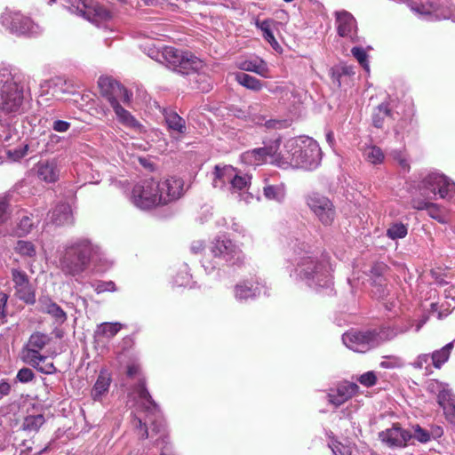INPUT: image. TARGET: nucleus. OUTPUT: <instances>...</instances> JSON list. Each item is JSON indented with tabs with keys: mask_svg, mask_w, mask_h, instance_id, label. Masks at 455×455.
<instances>
[{
	"mask_svg": "<svg viewBox=\"0 0 455 455\" xmlns=\"http://www.w3.org/2000/svg\"><path fill=\"white\" fill-rule=\"evenodd\" d=\"M123 324L120 323H102L97 327L96 333L106 338H113L122 329Z\"/></svg>",
	"mask_w": 455,
	"mask_h": 455,
	"instance_id": "58836bf2",
	"label": "nucleus"
},
{
	"mask_svg": "<svg viewBox=\"0 0 455 455\" xmlns=\"http://www.w3.org/2000/svg\"><path fill=\"white\" fill-rule=\"evenodd\" d=\"M437 403L443 408L447 420L455 425V395L451 390L443 388L437 395Z\"/></svg>",
	"mask_w": 455,
	"mask_h": 455,
	"instance_id": "393cba45",
	"label": "nucleus"
},
{
	"mask_svg": "<svg viewBox=\"0 0 455 455\" xmlns=\"http://www.w3.org/2000/svg\"><path fill=\"white\" fill-rule=\"evenodd\" d=\"M37 371L44 374H52L56 371V368L51 362H40L36 366H34Z\"/></svg>",
	"mask_w": 455,
	"mask_h": 455,
	"instance_id": "4d7b16f0",
	"label": "nucleus"
},
{
	"mask_svg": "<svg viewBox=\"0 0 455 455\" xmlns=\"http://www.w3.org/2000/svg\"><path fill=\"white\" fill-rule=\"evenodd\" d=\"M71 124L63 120H55L52 123V129L57 132H66L69 130Z\"/></svg>",
	"mask_w": 455,
	"mask_h": 455,
	"instance_id": "bf43d9fd",
	"label": "nucleus"
},
{
	"mask_svg": "<svg viewBox=\"0 0 455 455\" xmlns=\"http://www.w3.org/2000/svg\"><path fill=\"white\" fill-rule=\"evenodd\" d=\"M34 227V222L30 217L24 215L20 218L16 228L15 233L18 236H24L30 233Z\"/></svg>",
	"mask_w": 455,
	"mask_h": 455,
	"instance_id": "c03bdc74",
	"label": "nucleus"
},
{
	"mask_svg": "<svg viewBox=\"0 0 455 455\" xmlns=\"http://www.w3.org/2000/svg\"><path fill=\"white\" fill-rule=\"evenodd\" d=\"M211 252L214 258L223 260L228 265H238L244 259V254L240 247L227 237H218L213 240Z\"/></svg>",
	"mask_w": 455,
	"mask_h": 455,
	"instance_id": "f8f14e48",
	"label": "nucleus"
},
{
	"mask_svg": "<svg viewBox=\"0 0 455 455\" xmlns=\"http://www.w3.org/2000/svg\"><path fill=\"white\" fill-rule=\"evenodd\" d=\"M260 292L258 285L253 286L249 283L237 284L235 288V296L238 300H247L259 295Z\"/></svg>",
	"mask_w": 455,
	"mask_h": 455,
	"instance_id": "f704fd0d",
	"label": "nucleus"
},
{
	"mask_svg": "<svg viewBox=\"0 0 455 455\" xmlns=\"http://www.w3.org/2000/svg\"><path fill=\"white\" fill-rule=\"evenodd\" d=\"M8 300V295L3 291H0V319L4 318L5 314V307Z\"/></svg>",
	"mask_w": 455,
	"mask_h": 455,
	"instance_id": "0e129e2a",
	"label": "nucleus"
},
{
	"mask_svg": "<svg viewBox=\"0 0 455 455\" xmlns=\"http://www.w3.org/2000/svg\"><path fill=\"white\" fill-rule=\"evenodd\" d=\"M267 128L281 129L287 126V122L284 120L270 119L265 123Z\"/></svg>",
	"mask_w": 455,
	"mask_h": 455,
	"instance_id": "680f3d73",
	"label": "nucleus"
},
{
	"mask_svg": "<svg viewBox=\"0 0 455 455\" xmlns=\"http://www.w3.org/2000/svg\"><path fill=\"white\" fill-rule=\"evenodd\" d=\"M412 207L417 210H426L432 219L436 220L440 223L447 222V219L442 209L436 204L431 203L427 199H413Z\"/></svg>",
	"mask_w": 455,
	"mask_h": 455,
	"instance_id": "c756f323",
	"label": "nucleus"
},
{
	"mask_svg": "<svg viewBox=\"0 0 455 455\" xmlns=\"http://www.w3.org/2000/svg\"><path fill=\"white\" fill-rule=\"evenodd\" d=\"M385 270H386V265L377 264L371 268V273L374 275L380 276Z\"/></svg>",
	"mask_w": 455,
	"mask_h": 455,
	"instance_id": "338daca9",
	"label": "nucleus"
},
{
	"mask_svg": "<svg viewBox=\"0 0 455 455\" xmlns=\"http://www.w3.org/2000/svg\"><path fill=\"white\" fill-rule=\"evenodd\" d=\"M307 204L323 225L332 224L336 212L333 204L328 197L314 193L307 197Z\"/></svg>",
	"mask_w": 455,
	"mask_h": 455,
	"instance_id": "ddd939ff",
	"label": "nucleus"
},
{
	"mask_svg": "<svg viewBox=\"0 0 455 455\" xmlns=\"http://www.w3.org/2000/svg\"><path fill=\"white\" fill-rule=\"evenodd\" d=\"M352 55L357 60L360 65L367 71L370 70L368 55L365 50L362 47H353L351 50Z\"/></svg>",
	"mask_w": 455,
	"mask_h": 455,
	"instance_id": "49530a36",
	"label": "nucleus"
},
{
	"mask_svg": "<svg viewBox=\"0 0 455 455\" xmlns=\"http://www.w3.org/2000/svg\"><path fill=\"white\" fill-rule=\"evenodd\" d=\"M49 218L57 226L71 224L73 217L70 205L66 203L57 204L49 213Z\"/></svg>",
	"mask_w": 455,
	"mask_h": 455,
	"instance_id": "c85d7f7f",
	"label": "nucleus"
},
{
	"mask_svg": "<svg viewBox=\"0 0 455 455\" xmlns=\"http://www.w3.org/2000/svg\"><path fill=\"white\" fill-rule=\"evenodd\" d=\"M139 368L136 365H130L127 370V374L128 376L132 377L137 374Z\"/></svg>",
	"mask_w": 455,
	"mask_h": 455,
	"instance_id": "774afa93",
	"label": "nucleus"
},
{
	"mask_svg": "<svg viewBox=\"0 0 455 455\" xmlns=\"http://www.w3.org/2000/svg\"><path fill=\"white\" fill-rule=\"evenodd\" d=\"M235 79L242 86L254 92H259L263 88V83L260 80L246 73H235Z\"/></svg>",
	"mask_w": 455,
	"mask_h": 455,
	"instance_id": "c9c22d12",
	"label": "nucleus"
},
{
	"mask_svg": "<svg viewBox=\"0 0 455 455\" xmlns=\"http://www.w3.org/2000/svg\"><path fill=\"white\" fill-rule=\"evenodd\" d=\"M321 160L322 151L316 140L299 136L286 140L283 150L275 158V164L283 169L313 170L320 164Z\"/></svg>",
	"mask_w": 455,
	"mask_h": 455,
	"instance_id": "7ed1b4c3",
	"label": "nucleus"
},
{
	"mask_svg": "<svg viewBox=\"0 0 455 455\" xmlns=\"http://www.w3.org/2000/svg\"><path fill=\"white\" fill-rule=\"evenodd\" d=\"M274 21L272 20H256V27L263 32V37L267 41L274 49H276L279 44L275 40L272 32V25Z\"/></svg>",
	"mask_w": 455,
	"mask_h": 455,
	"instance_id": "4c0bfd02",
	"label": "nucleus"
},
{
	"mask_svg": "<svg viewBox=\"0 0 455 455\" xmlns=\"http://www.w3.org/2000/svg\"><path fill=\"white\" fill-rule=\"evenodd\" d=\"M51 150L48 148V142H43L41 136L39 139L31 138L28 143H22L15 148H9L5 150L8 158L12 161H18L27 155L29 151L35 154H41Z\"/></svg>",
	"mask_w": 455,
	"mask_h": 455,
	"instance_id": "f3484780",
	"label": "nucleus"
},
{
	"mask_svg": "<svg viewBox=\"0 0 455 455\" xmlns=\"http://www.w3.org/2000/svg\"><path fill=\"white\" fill-rule=\"evenodd\" d=\"M12 279L17 298L27 304H34L36 302V294L28 275L21 270L12 269Z\"/></svg>",
	"mask_w": 455,
	"mask_h": 455,
	"instance_id": "dca6fc26",
	"label": "nucleus"
},
{
	"mask_svg": "<svg viewBox=\"0 0 455 455\" xmlns=\"http://www.w3.org/2000/svg\"><path fill=\"white\" fill-rule=\"evenodd\" d=\"M405 331L406 330L391 326L381 327L379 331H359L352 330L343 334L342 341L349 349L358 353H365L371 348L385 341L391 340L399 333Z\"/></svg>",
	"mask_w": 455,
	"mask_h": 455,
	"instance_id": "0eeeda50",
	"label": "nucleus"
},
{
	"mask_svg": "<svg viewBox=\"0 0 455 455\" xmlns=\"http://www.w3.org/2000/svg\"><path fill=\"white\" fill-rule=\"evenodd\" d=\"M403 365V360L397 356L386 357L380 363V366L385 369L400 368Z\"/></svg>",
	"mask_w": 455,
	"mask_h": 455,
	"instance_id": "09e8293b",
	"label": "nucleus"
},
{
	"mask_svg": "<svg viewBox=\"0 0 455 455\" xmlns=\"http://www.w3.org/2000/svg\"><path fill=\"white\" fill-rule=\"evenodd\" d=\"M132 395L137 400L139 408L147 413L145 422L138 417H135L132 421L138 436L146 439L149 436L153 437V434L156 433L160 435L156 440V444H159L160 440L165 443L164 425L159 408L147 390L144 381H140Z\"/></svg>",
	"mask_w": 455,
	"mask_h": 455,
	"instance_id": "39448f33",
	"label": "nucleus"
},
{
	"mask_svg": "<svg viewBox=\"0 0 455 455\" xmlns=\"http://www.w3.org/2000/svg\"><path fill=\"white\" fill-rule=\"evenodd\" d=\"M288 250L292 265L290 276L293 280L315 290L332 284V268L325 255L315 253L308 244L299 241L291 242Z\"/></svg>",
	"mask_w": 455,
	"mask_h": 455,
	"instance_id": "f257e3e1",
	"label": "nucleus"
},
{
	"mask_svg": "<svg viewBox=\"0 0 455 455\" xmlns=\"http://www.w3.org/2000/svg\"><path fill=\"white\" fill-rule=\"evenodd\" d=\"M358 388L355 383H342L328 394L329 402L338 407L355 395Z\"/></svg>",
	"mask_w": 455,
	"mask_h": 455,
	"instance_id": "5701e85b",
	"label": "nucleus"
},
{
	"mask_svg": "<svg viewBox=\"0 0 455 455\" xmlns=\"http://www.w3.org/2000/svg\"><path fill=\"white\" fill-rule=\"evenodd\" d=\"M454 347V341L446 344L440 349L434 351L431 354L432 365L435 369H440L448 360L451 353Z\"/></svg>",
	"mask_w": 455,
	"mask_h": 455,
	"instance_id": "72a5a7b5",
	"label": "nucleus"
},
{
	"mask_svg": "<svg viewBox=\"0 0 455 455\" xmlns=\"http://www.w3.org/2000/svg\"><path fill=\"white\" fill-rule=\"evenodd\" d=\"M15 123L16 119L13 121H9L5 124H0L1 127L3 128L0 132V140L3 143V146L7 148L6 150L12 148L11 147L20 140L19 132L13 126Z\"/></svg>",
	"mask_w": 455,
	"mask_h": 455,
	"instance_id": "473e14b6",
	"label": "nucleus"
},
{
	"mask_svg": "<svg viewBox=\"0 0 455 455\" xmlns=\"http://www.w3.org/2000/svg\"><path fill=\"white\" fill-rule=\"evenodd\" d=\"M363 155L364 159L371 164H380L385 159L382 149L374 145L366 146L363 148Z\"/></svg>",
	"mask_w": 455,
	"mask_h": 455,
	"instance_id": "e433bc0d",
	"label": "nucleus"
},
{
	"mask_svg": "<svg viewBox=\"0 0 455 455\" xmlns=\"http://www.w3.org/2000/svg\"><path fill=\"white\" fill-rule=\"evenodd\" d=\"M39 310L50 315L58 324H62L67 320L66 312L48 296H41L38 299Z\"/></svg>",
	"mask_w": 455,
	"mask_h": 455,
	"instance_id": "b1692460",
	"label": "nucleus"
},
{
	"mask_svg": "<svg viewBox=\"0 0 455 455\" xmlns=\"http://www.w3.org/2000/svg\"><path fill=\"white\" fill-rule=\"evenodd\" d=\"M190 283V275L185 267L184 270L180 271L174 278V284L177 286H188Z\"/></svg>",
	"mask_w": 455,
	"mask_h": 455,
	"instance_id": "864d4df0",
	"label": "nucleus"
},
{
	"mask_svg": "<svg viewBox=\"0 0 455 455\" xmlns=\"http://www.w3.org/2000/svg\"><path fill=\"white\" fill-rule=\"evenodd\" d=\"M11 391V385L5 381L2 380L0 382V395H7Z\"/></svg>",
	"mask_w": 455,
	"mask_h": 455,
	"instance_id": "69168bd1",
	"label": "nucleus"
},
{
	"mask_svg": "<svg viewBox=\"0 0 455 455\" xmlns=\"http://www.w3.org/2000/svg\"><path fill=\"white\" fill-rule=\"evenodd\" d=\"M14 250L22 257L34 258L36 255V246L30 241L19 240Z\"/></svg>",
	"mask_w": 455,
	"mask_h": 455,
	"instance_id": "ea45409f",
	"label": "nucleus"
},
{
	"mask_svg": "<svg viewBox=\"0 0 455 455\" xmlns=\"http://www.w3.org/2000/svg\"><path fill=\"white\" fill-rule=\"evenodd\" d=\"M70 3L69 10L80 15L92 23L100 26L111 18L110 12L102 5L89 0H68Z\"/></svg>",
	"mask_w": 455,
	"mask_h": 455,
	"instance_id": "9b49d317",
	"label": "nucleus"
},
{
	"mask_svg": "<svg viewBox=\"0 0 455 455\" xmlns=\"http://www.w3.org/2000/svg\"><path fill=\"white\" fill-rule=\"evenodd\" d=\"M108 101L113 108L117 120L124 126L139 130L141 124L134 118V116L126 109H124L120 104L117 99L115 97H109Z\"/></svg>",
	"mask_w": 455,
	"mask_h": 455,
	"instance_id": "a878e982",
	"label": "nucleus"
},
{
	"mask_svg": "<svg viewBox=\"0 0 455 455\" xmlns=\"http://www.w3.org/2000/svg\"><path fill=\"white\" fill-rule=\"evenodd\" d=\"M51 341L47 334L36 331L28 339L23 348V360L32 366H36L40 362H44L47 357L42 355L40 351Z\"/></svg>",
	"mask_w": 455,
	"mask_h": 455,
	"instance_id": "4468645a",
	"label": "nucleus"
},
{
	"mask_svg": "<svg viewBox=\"0 0 455 455\" xmlns=\"http://www.w3.org/2000/svg\"><path fill=\"white\" fill-rule=\"evenodd\" d=\"M412 428L413 434H411V438L413 437L422 443L430 441L431 434L427 430L422 428L419 425H415Z\"/></svg>",
	"mask_w": 455,
	"mask_h": 455,
	"instance_id": "de8ad7c7",
	"label": "nucleus"
},
{
	"mask_svg": "<svg viewBox=\"0 0 455 455\" xmlns=\"http://www.w3.org/2000/svg\"><path fill=\"white\" fill-rule=\"evenodd\" d=\"M411 10L419 17L433 20H438L440 17L435 13V9L433 4L425 1L419 3L410 1L408 4Z\"/></svg>",
	"mask_w": 455,
	"mask_h": 455,
	"instance_id": "2f4dec72",
	"label": "nucleus"
},
{
	"mask_svg": "<svg viewBox=\"0 0 455 455\" xmlns=\"http://www.w3.org/2000/svg\"><path fill=\"white\" fill-rule=\"evenodd\" d=\"M389 115L390 109L387 104L382 103L379 105L372 115L373 125L377 128L382 127L385 117Z\"/></svg>",
	"mask_w": 455,
	"mask_h": 455,
	"instance_id": "79ce46f5",
	"label": "nucleus"
},
{
	"mask_svg": "<svg viewBox=\"0 0 455 455\" xmlns=\"http://www.w3.org/2000/svg\"><path fill=\"white\" fill-rule=\"evenodd\" d=\"M358 381L364 387H370L376 384L377 376L374 371H367L359 377Z\"/></svg>",
	"mask_w": 455,
	"mask_h": 455,
	"instance_id": "3c124183",
	"label": "nucleus"
},
{
	"mask_svg": "<svg viewBox=\"0 0 455 455\" xmlns=\"http://www.w3.org/2000/svg\"><path fill=\"white\" fill-rule=\"evenodd\" d=\"M183 180L176 177L162 181L145 180L133 187L131 200L136 207L148 210L180 198L183 194Z\"/></svg>",
	"mask_w": 455,
	"mask_h": 455,
	"instance_id": "f03ea898",
	"label": "nucleus"
},
{
	"mask_svg": "<svg viewBox=\"0 0 455 455\" xmlns=\"http://www.w3.org/2000/svg\"><path fill=\"white\" fill-rule=\"evenodd\" d=\"M93 287L97 293L113 291L116 290L115 283L113 282H100L93 285Z\"/></svg>",
	"mask_w": 455,
	"mask_h": 455,
	"instance_id": "13d9d810",
	"label": "nucleus"
},
{
	"mask_svg": "<svg viewBox=\"0 0 455 455\" xmlns=\"http://www.w3.org/2000/svg\"><path fill=\"white\" fill-rule=\"evenodd\" d=\"M444 297L446 299V304L448 305V307L446 310L445 315H449L454 308H455V291L454 288L450 287L448 289H445L444 291Z\"/></svg>",
	"mask_w": 455,
	"mask_h": 455,
	"instance_id": "8fccbe9b",
	"label": "nucleus"
},
{
	"mask_svg": "<svg viewBox=\"0 0 455 455\" xmlns=\"http://www.w3.org/2000/svg\"><path fill=\"white\" fill-rule=\"evenodd\" d=\"M99 248L87 239H78L67 246L60 259L62 271L76 275L83 272L88 262L98 254Z\"/></svg>",
	"mask_w": 455,
	"mask_h": 455,
	"instance_id": "6e6552de",
	"label": "nucleus"
},
{
	"mask_svg": "<svg viewBox=\"0 0 455 455\" xmlns=\"http://www.w3.org/2000/svg\"><path fill=\"white\" fill-rule=\"evenodd\" d=\"M35 377L33 371L29 368H22L17 373V379L21 383L30 382Z\"/></svg>",
	"mask_w": 455,
	"mask_h": 455,
	"instance_id": "603ef678",
	"label": "nucleus"
},
{
	"mask_svg": "<svg viewBox=\"0 0 455 455\" xmlns=\"http://www.w3.org/2000/svg\"><path fill=\"white\" fill-rule=\"evenodd\" d=\"M41 140L43 142H48L49 145L50 143H58L60 140V137L53 133L47 134L44 132L41 133Z\"/></svg>",
	"mask_w": 455,
	"mask_h": 455,
	"instance_id": "e2e57ef3",
	"label": "nucleus"
},
{
	"mask_svg": "<svg viewBox=\"0 0 455 455\" xmlns=\"http://www.w3.org/2000/svg\"><path fill=\"white\" fill-rule=\"evenodd\" d=\"M407 235V228L403 223H394L387 230V235L393 239L403 238Z\"/></svg>",
	"mask_w": 455,
	"mask_h": 455,
	"instance_id": "a18cd8bd",
	"label": "nucleus"
},
{
	"mask_svg": "<svg viewBox=\"0 0 455 455\" xmlns=\"http://www.w3.org/2000/svg\"><path fill=\"white\" fill-rule=\"evenodd\" d=\"M164 121L172 136L179 139L187 132L186 121L174 111H165Z\"/></svg>",
	"mask_w": 455,
	"mask_h": 455,
	"instance_id": "cd10ccee",
	"label": "nucleus"
},
{
	"mask_svg": "<svg viewBox=\"0 0 455 455\" xmlns=\"http://www.w3.org/2000/svg\"><path fill=\"white\" fill-rule=\"evenodd\" d=\"M380 440L389 447H404L411 439V434L398 425L379 433Z\"/></svg>",
	"mask_w": 455,
	"mask_h": 455,
	"instance_id": "6ab92c4d",
	"label": "nucleus"
},
{
	"mask_svg": "<svg viewBox=\"0 0 455 455\" xmlns=\"http://www.w3.org/2000/svg\"><path fill=\"white\" fill-rule=\"evenodd\" d=\"M0 23L11 33L22 36H36L41 33V27L29 17L19 12L5 9L0 16Z\"/></svg>",
	"mask_w": 455,
	"mask_h": 455,
	"instance_id": "1a4fd4ad",
	"label": "nucleus"
},
{
	"mask_svg": "<svg viewBox=\"0 0 455 455\" xmlns=\"http://www.w3.org/2000/svg\"><path fill=\"white\" fill-rule=\"evenodd\" d=\"M111 384V376L106 370L100 371L97 380L91 391L94 401H100L108 394Z\"/></svg>",
	"mask_w": 455,
	"mask_h": 455,
	"instance_id": "7c9ffc66",
	"label": "nucleus"
},
{
	"mask_svg": "<svg viewBox=\"0 0 455 455\" xmlns=\"http://www.w3.org/2000/svg\"><path fill=\"white\" fill-rule=\"evenodd\" d=\"M36 177L45 183H55L60 174V166L56 158L40 160L35 166Z\"/></svg>",
	"mask_w": 455,
	"mask_h": 455,
	"instance_id": "a211bd4d",
	"label": "nucleus"
},
{
	"mask_svg": "<svg viewBox=\"0 0 455 455\" xmlns=\"http://www.w3.org/2000/svg\"><path fill=\"white\" fill-rule=\"evenodd\" d=\"M44 423V418L41 414L29 415L25 418L23 427L29 431H37Z\"/></svg>",
	"mask_w": 455,
	"mask_h": 455,
	"instance_id": "37998d69",
	"label": "nucleus"
},
{
	"mask_svg": "<svg viewBox=\"0 0 455 455\" xmlns=\"http://www.w3.org/2000/svg\"><path fill=\"white\" fill-rule=\"evenodd\" d=\"M279 145V140H275L267 147L248 150L241 155V161L247 165L259 166L265 164L268 158H272L275 164V158L278 157L276 152Z\"/></svg>",
	"mask_w": 455,
	"mask_h": 455,
	"instance_id": "2eb2a0df",
	"label": "nucleus"
},
{
	"mask_svg": "<svg viewBox=\"0 0 455 455\" xmlns=\"http://www.w3.org/2000/svg\"><path fill=\"white\" fill-rule=\"evenodd\" d=\"M9 218L8 204L4 199H0V225Z\"/></svg>",
	"mask_w": 455,
	"mask_h": 455,
	"instance_id": "052dcab7",
	"label": "nucleus"
},
{
	"mask_svg": "<svg viewBox=\"0 0 455 455\" xmlns=\"http://www.w3.org/2000/svg\"><path fill=\"white\" fill-rule=\"evenodd\" d=\"M28 108L24 86L9 68H0V124L17 119Z\"/></svg>",
	"mask_w": 455,
	"mask_h": 455,
	"instance_id": "20e7f679",
	"label": "nucleus"
},
{
	"mask_svg": "<svg viewBox=\"0 0 455 455\" xmlns=\"http://www.w3.org/2000/svg\"><path fill=\"white\" fill-rule=\"evenodd\" d=\"M431 355L429 354H420L416 359L411 363V365L419 370H425V373L429 375L432 373V362Z\"/></svg>",
	"mask_w": 455,
	"mask_h": 455,
	"instance_id": "a19ab883",
	"label": "nucleus"
},
{
	"mask_svg": "<svg viewBox=\"0 0 455 455\" xmlns=\"http://www.w3.org/2000/svg\"><path fill=\"white\" fill-rule=\"evenodd\" d=\"M98 84L101 89L102 93L108 95V97H116V94L120 97L121 100L127 103L131 100V94L128 91L121 86L117 82L108 76H100L98 81Z\"/></svg>",
	"mask_w": 455,
	"mask_h": 455,
	"instance_id": "412c9836",
	"label": "nucleus"
},
{
	"mask_svg": "<svg viewBox=\"0 0 455 455\" xmlns=\"http://www.w3.org/2000/svg\"><path fill=\"white\" fill-rule=\"evenodd\" d=\"M335 16L339 36L353 41L356 35V21L353 15L347 11H339L335 12Z\"/></svg>",
	"mask_w": 455,
	"mask_h": 455,
	"instance_id": "aec40b11",
	"label": "nucleus"
},
{
	"mask_svg": "<svg viewBox=\"0 0 455 455\" xmlns=\"http://www.w3.org/2000/svg\"><path fill=\"white\" fill-rule=\"evenodd\" d=\"M391 156L398 162L399 165L405 171L409 170V163L406 158V156L399 150H393L391 152Z\"/></svg>",
	"mask_w": 455,
	"mask_h": 455,
	"instance_id": "5fc2aeb1",
	"label": "nucleus"
},
{
	"mask_svg": "<svg viewBox=\"0 0 455 455\" xmlns=\"http://www.w3.org/2000/svg\"><path fill=\"white\" fill-rule=\"evenodd\" d=\"M162 57L170 68L182 74H189L202 67L201 60L192 53L184 52L171 46L163 49Z\"/></svg>",
	"mask_w": 455,
	"mask_h": 455,
	"instance_id": "9d476101",
	"label": "nucleus"
},
{
	"mask_svg": "<svg viewBox=\"0 0 455 455\" xmlns=\"http://www.w3.org/2000/svg\"><path fill=\"white\" fill-rule=\"evenodd\" d=\"M334 455H351L350 448L338 442H332L330 445Z\"/></svg>",
	"mask_w": 455,
	"mask_h": 455,
	"instance_id": "6e6d98bb",
	"label": "nucleus"
},
{
	"mask_svg": "<svg viewBox=\"0 0 455 455\" xmlns=\"http://www.w3.org/2000/svg\"><path fill=\"white\" fill-rule=\"evenodd\" d=\"M212 184L215 188H226L231 194L237 196L239 200L250 204L254 199L248 189L251 183V175L243 173L240 170L231 165L215 167Z\"/></svg>",
	"mask_w": 455,
	"mask_h": 455,
	"instance_id": "423d86ee",
	"label": "nucleus"
},
{
	"mask_svg": "<svg viewBox=\"0 0 455 455\" xmlns=\"http://www.w3.org/2000/svg\"><path fill=\"white\" fill-rule=\"evenodd\" d=\"M263 195L267 200L282 203L286 196V187L283 182L271 183L269 178L263 180Z\"/></svg>",
	"mask_w": 455,
	"mask_h": 455,
	"instance_id": "bb28decb",
	"label": "nucleus"
},
{
	"mask_svg": "<svg viewBox=\"0 0 455 455\" xmlns=\"http://www.w3.org/2000/svg\"><path fill=\"white\" fill-rule=\"evenodd\" d=\"M235 67L243 71L256 73L264 78L271 77L267 62L259 57L239 60L235 62Z\"/></svg>",
	"mask_w": 455,
	"mask_h": 455,
	"instance_id": "4be33fe9",
	"label": "nucleus"
}]
</instances>
